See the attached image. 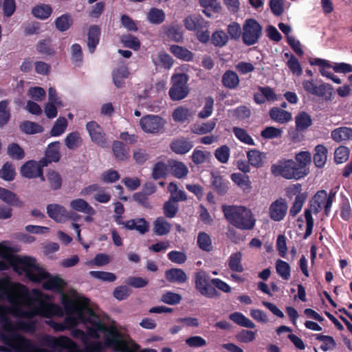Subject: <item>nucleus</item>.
Returning <instances> with one entry per match:
<instances>
[{"instance_id":"4468645a","label":"nucleus","mask_w":352,"mask_h":352,"mask_svg":"<svg viewBox=\"0 0 352 352\" xmlns=\"http://www.w3.org/2000/svg\"><path fill=\"white\" fill-rule=\"evenodd\" d=\"M304 89L312 95L323 97L328 100L331 98L333 87L329 84L323 83L317 85L311 80H304L302 82Z\"/></svg>"},{"instance_id":"13d9d810","label":"nucleus","mask_w":352,"mask_h":352,"mask_svg":"<svg viewBox=\"0 0 352 352\" xmlns=\"http://www.w3.org/2000/svg\"><path fill=\"white\" fill-rule=\"evenodd\" d=\"M230 155V151L228 146L223 145L217 148L214 151V156L217 160L222 163L226 164L228 162Z\"/></svg>"},{"instance_id":"9b49d317","label":"nucleus","mask_w":352,"mask_h":352,"mask_svg":"<svg viewBox=\"0 0 352 352\" xmlns=\"http://www.w3.org/2000/svg\"><path fill=\"white\" fill-rule=\"evenodd\" d=\"M47 212L50 218L58 223H64L67 220L76 221L80 215L68 211L63 206L52 204L47 206Z\"/></svg>"},{"instance_id":"aec40b11","label":"nucleus","mask_w":352,"mask_h":352,"mask_svg":"<svg viewBox=\"0 0 352 352\" xmlns=\"http://www.w3.org/2000/svg\"><path fill=\"white\" fill-rule=\"evenodd\" d=\"M171 150L179 155H184L189 152L193 147L192 143L185 138H179L170 143Z\"/></svg>"},{"instance_id":"7c9ffc66","label":"nucleus","mask_w":352,"mask_h":352,"mask_svg":"<svg viewBox=\"0 0 352 352\" xmlns=\"http://www.w3.org/2000/svg\"><path fill=\"white\" fill-rule=\"evenodd\" d=\"M230 177L232 182L244 191L249 192L251 190V182L248 175L236 173L232 174Z\"/></svg>"},{"instance_id":"412c9836","label":"nucleus","mask_w":352,"mask_h":352,"mask_svg":"<svg viewBox=\"0 0 352 352\" xmlns=\"http://www.w3.org/2000/svg\"><path fill=\"white\" fill-rule=\"evenodd\" d=\"M169 51L178 59L183 61L190 62L193 60L194 54L187 48L178 45H172Z\"/></svg>"},{"instance_id":"423d86ee","label":"nucleus","mask_w":352,"mask_h":352,"mask_svg":"<svg viewBox=\"0 0 352 352\" xmlns=\"http://www.w3.org/2000/svg\"><path fill=\"white\" fill-rule=\"evenodd\" d=\"M271 171L275 176H281L287 179H299L307 174V171L299 170L296 163L292 160L280 161L273 164Z\"/></svg>"},{"instance_id":"39448f33","label":"nucleus","mask_w":352,"mask_h":352,"mask_svg":"<svg viewBox=\"0 0 352 352\" xmlns=\"http://www.w3.org/2000/svg\"><path fill=\"white\" fill-rule=\"evenodd\" d=\"M335 200V193L331 192L327 195L325 190H319L314 197L310 206V209L305 211V217L306 219V231L305 239L311 235L314 227V219L311 212L318 213L322 209H324L326 214H328L333 202Z\"/></svg>"},{"instance_id":"0eeeda50","label":"nucleus","mask_w":352,"mask_h":352,"mask_svg":"<svg viewBox=\"0 0 352 352\" xmlns=\"http://www.w3.org/2000/svg\"><path fill=\"white\" fill-rule=\"evenodd\" d=\"M40 341L43 345L56 352H82L76 343L67 337L55 338L45 335L41 338Z\"/></svg>"},{"instance_id":"393cba45","label":"nucleus","mask_w":352,"mask_h":352,"mask_svg":"<svg viewBox=\"0 0 352 352\" xmlns=\"http://www.w3.org/2000/svg\"><path fill=\"white\" fill-rule=\"evenodd\" d=\"M331 136L337 142L349 140L352 139V129L346 126L338 127L331 132Z\"/></svg>"},{"instance_id":"b1692460","label":"nucleus","mask_w":352,"mask_h":352,"mask_svg":"<svg viewBox=\"0 0 352 352\" xmlns=\"http://www.w3.org/2000/svg\"><path fill=\"white\" fill-rule=\"evenodd\" d=\"M270 118L275 122L280 124H285L292 120L291 113L278 107H273L270 111Z\"/></svg>"},{"instance_id":"72a5a7b5","label":"nucleus","mask_w":352,"mask_h":352,"mask_svg":"<svg viewBox=\"0 0 352 352\" xmlns=\"http://www.w3.org/2000/svg\"><path fill=\"white\" fill-rule=\"evenodd\" d=\"M171 229V225L162 217L157 218L153 223V232L159 236L167 234Z\"/></svg>"},{"instance_id":"6ab92c4d","label":"nucleus","mask_w":352,"mask_h":352,"mask_svg":"<svg viewBox=\"0 0 352 352\" xmlns=\"http://www.w3.org/2000/svg\"><path fill=\"white\" fill-rule=\"evenodd\" d=\"M60 142H53L50 143L45 151V158L41 160L43 166H47V162H57L60 158Z\"/></svg>"},{"instance_id":"c03bdc74","label":"nucleus","mask_w":352,"mask_h":352,"mask_svg":"<svg viewBox=\"0 0 352 352\" xmlns=\"http://www.w3.org/2000/svg\"><path fill=\"white\" fill-rule=\"evenodd\" d=\"M82 139L80 135L77 131L69 133L65 138L66 146L71 150L77 148L81 145Z\"/></svg>"},{"instance_id":"7ed1b4c3","label":"nucleus","mask_w":352,"mask_h":352,"mask_svg":"<svg viewBox=\"0 0 352 352\" xmlns=\"http://www.w3.org/2000/svg\"><path fill=\"white\" fill-rule=\"evenodd\" d=\"M13 249L8 241L0 243V270H7L10 267L19 275H24L30 280L38 279L43 274L36 265V259L31 256H20L13 254Z\"/></svg>"},{"instance_id":"f03ea898","label":"nucleus","mask_w":352,"mask_h":352,"mask_svg":"<svg viewBox=\"0 0 352 352\" xmlns=\"http://www.w3.org/2000/svg\"><path fill=\"white\" fill-rule=\"evenodd\" d=\"M61 302L66 312L65 323H57L50 321L47 323L56 331H62L66 328L74 327L79 323L85 325L86 332L80 329H74L72 335L74 338L80 339L84 346L86 352H102L104 344L98 338L103 336L104 331H99L97 336L90 334L91 330H94V320L97 319L98 323L103 327H107L89 305V300L83 296L74 294L73 298L63 294Z\"/></svg>"},{"instance_id":"0e129e2a","label":"nucleus","mask_w":352,"mask_h":352,"mask_svg":"<svg viewBox=\"0 0 352 352\" xmlns=\"http://www.w3.org/2000/svg\"><path fill=\"white\" fill-rule=\"evenodd\" d=\"M15 176V170L12 164L7 162L0 170V177L6 181H12Z\"/></svg>"},{"instance_id":"f8f14e48","label":"nucleus","mask_w":352,"mask_h":352,"mask_svg":"<svg viewBox=\"0 0 352 352\" xmlns=\"http://www.w3.org/2000/svg\"><path fill=\"white\" fill-rule=\"evenodd\" d=\"M166 121L161 117L155 115H148L140 119L141 129L148 133H157L164 126Z\"/></svg>"},{"instance_id":"4c0bfd02","label":"nucleus","mask_w":352,"mask_h":352,"mask_svg":"<svg viewBox=\"0 0 352 352\" xmlns=\"http://www.w3.org/2000/svg\"><path fill=\"white\" fill-rule=\"evenodd\" d=\"M229 318L234 322L241 327L253 329L255 327L254 323L239 312H234L229 316Z\"/></svg>"},{"instance_id":"603ef678","label":"nucleus","mask_w":352,"mask_h":352,"mask_svg":"<svg viewBox=\"0 0 352 352\" xmlns=\"http://www.w3.org/2000/svg\"><path fill=\"white\" fill-rule=\"evenodd\" d=\"M113 151L118 160L122 161L128 157V149L119 141H115L113 144Z\"/></svg>"},{"instance_id":"a878e982","label":"nucleus","mask_w":352,"mask_h":352,"mask_svg":"<svg viewBox=\"0 0 352 352\" xmlns=\"http://www.w3.org/2000/svg\"><path fill=\"white\" fill-rule=\"evenodd\" d=\"M192 115V112L184 106L177 107L172 113L174 121L182 123L188 121Z\"/></svg>"},{"instance_id":"79ce46f5","label":"nucleus","mask_w":352,"mask_h":352,"mask_svg":"<svg viewBox=\"0 0 352 352\" xmlns=\"http://www.w3.org/2000/svg\"><path fill=\"white\" fill-rule=\"evenodd\" d=\"M242 254L236 252L230 255L228 258V266L234 272H242L244 269L241 264Z\"/></svg>"},{"instance_id":"a211bd4d","label":"nucleus","mask_w":352,"mask_h":352,"mask_svg":"<svg viewBox=\"0 0 352 352\" xmlns=\"http://www.w3.org/2000/svg\"><path fill=\"white\" fill-rule=\"evenodd\" d=\"M69 208L79 212L86 214L94 215L96 212L95 209L84 199L76 198L70 201L69 204Z\"/></svg>"},{"instance_id":"69168bd1","label":"nucleus","mask_w":352,"mask_h":352,"mask_svg":"<svg viewBox=\"0 0 352 352\" xmlns=\"http://www.w3.org/2000/svg\"><path fill=\"white\" fill-rule=\"evenodd\" d=\"M211 157L210 152L195 149L192 154V160L196 164H203Z\"/></svg>"},{"instance_id":"2f4dec72","label":"nucleus","mask_w":352,"mask_h":352,"mask_svg":"<svg viewBox=\"0 0 352 352\" xmlns=\"http://www.w3.org/2000/svg\"><path fill=\"white\" fill-rule=\"evenodd\" d=\"M166 278L170 282L178 283H184L187 279L185 272L182 270L177 268L166 271Z\"/></svg>"},{"instance_id":"f3484780","label":"nucleus","mask_w":352,"mask_h":352,"mask_svg":"<svg viewBox=\"0 0 352 352\" xmlns=\"http://www.w3.org/2000/svg\"><path fill=\"white\" fill-rule=\"evenodd\" d=\"M42 162L35 161H28L25 163L21 168V175L27 178H34L37 177H42L43 167Z\"/></svg>"},{"instance_id":"338daca9","label":"nucleus","mask_w":352,"mask_h":352,"mask_svg":"<svg viewBox=\"0 0 352 352\" xmlns=\"http://www.w3.org/2000/svg\"><path fill=\"white\" fill-rule=\"evenodd\" d=\"M168 173V166L163 162L157 163L153 169V177L155 179L164 177Z\"/></svg>"},{"instance_id":"052dcab7","label":"nucleus","mask_w":352,"mask_h":352,"mask_svg":"<svg viewBox=\"0 0 352 352\" xmlns=\"http://www.w3.org/2000/svg\"><path fill=\"white\" fill-rule=\"evenodd\" d=\"M233 133L236 138L241 142L248 145H254V140L248 135V133L243 129L234 127Z\"/></svg>"},{"instance_id":"c85d7f7f","label":"nucleus","mask_w":352,"mask_h":352,"mask_svg":"<svg viewBox=\"0 0 352 352\" xmlns=\"http://www.w3.org/2000/svg\"><path fill=\"white\" fill-rule=\"evenodd\" d=\"M247 158L250 165L259 168L263 165L265 158V154L256 149H252L247 152Z\"/></svg>"},{"instance_id":"2eb2a0df","label":"nucleus","mask_w":352,"mask_h":352,"mask_svg":"<svg viewBox=\"0 0 352 352\" xmlns=\"http://www.w3.org/2000/svg\"><path fill=\"white\" fill-rule=\"evenodd\" d=\"M287 209L286 201L283 199H278L270 204L268 214L273 221H280L285 218Z\"/></svg>"},{"instance_id":"3c124183","label":"nucleus","mask_w":352,"mask_h":352,"mask_svg":"<svg viewBox=\"0 0 352 352\" xmlns=\"http://www.w3.org/2000/svg\"><path fill=\"white\" fill-rule=\"evenodd\" d=\"M20 128L23 132L27 134L38 133L43 132V128L42 126H41L38 123L31 121L23 122L21 124Z\"/></svg>"},{"instance_id":"4d7b16f0","label":"nucleus","mask_w":352,"mask_h":352,"mask_svg":"<svg viewBox=\"0 0 352 352\" xmlns=\"http://www.w3.org/2000/svg\"><path fill=\"white\" fill-rule=\"evenodd\" d=\"M212 43L217 47L224 46L229 40V36L223 30H217L212 35Z\"/></svg>"},{"instance_id":"c9c22d12","label":"nucleus","mask_w":352,"mask_h":352,"mask_svg":"<svg viewBox=\"0 0 352 352\" xmlns=\"http://www.w3.org/2000/svg\"><path fill=\"white\" fill-rule=\"evenodd\" d=\"M222 83L226 87L234 89L239 84L237 74L233 71H227L222 76Z\"/></svg>"},{"instance_id":"5701e85b","label":"nucleus","mask_w":352,"mask_h":352,"mask_svg":"<svg viewBox=\"0 0 352 352\" xmlns=\"http://www.w3.org/2000/svg\"><path fill=\"white\" fill-rule=\"evenodd\" d=\"M129 76V72L126 66H120L113 71L112 76L113 83L118 88H121L124 85V80Z\"/></svg>"},{"instance_id":"58836bf2","label":"nucleus","mask_w":352,"mask_h":352,"mask_svg":"<svg viewBox=\"0 0 352 352\" xmlns=\"http://www.w3.org/2000/svg\"><path fill=\"white\" fill-rule=\"evenodd\" d=\"M327 150L323 145H318L315 148V154L314 155V162L317 167H322L327 161Z\"/></svg>"},{"instance_id":"37998d69","label":"nucleus","mask_w":352,"mask_h":352,"mask_svg":"<svg viewBox=\"0 0 352 352\" xmlns=\"http://www.w3.org/2000/svg\"><path fill=\"white\" fill-rule=\"evenodd\" d=\"M168 190L170 194V199L175 202L185 201L187 199V195L184 190H179L176 184L170 182L168 187Z\"/></svg>"},{"instance_id":"473e14b6","label":"nucleus","mask_w":352,"mask_h":352,"mask_svg":"<svg viewBox=\"0 0 352 352\" xmlns=\"http://www.w3.org/2000/svg\"><path fill=\"white\" fill-rule=\"evenodd\" d=\"M0 199L5 203L16 206H21V202L19 200L16 195L9 190L0 187Z\"/></svg>"},{"instance_id":"f704fd0d","label":"nucleus","mask_w":352,"mask_h":352,"mask_svg":"<svg viewBox=\"0 0 352 352\" xmlns=\"http://www.w3.org/2000/svg\"><path fill=\"white\" fill-rule=\"evenodd\" d=\"M296 127L298 131H303L310 126L312 120L310 115L305 111L300 112L295 118Z\"/></svg>"},{"instance_id":"8fccbe9b","label":"nucleus","mask_w":352,"mask_h":352,"mask_svg":"<svg viewBox=\"0 0 352 352\" xmlns=\"http://www.w3.org/2000/svg\"><path fill=\"white\" fill-rule=\"evenodd\" d=\"M315 338L317 340L322 342L320 349L323 351L332 350L336 346V342L333 337L331 336H324L322 334H316Z\"/></svg>"},{"instance_id":"dca6fc26","label":"nucleus","mask_w":352,"mask_h":352,"mask_svg":"<svg viewBox=\"0 0 352 352\" xmlns=\"http://www.w3.org/2000/svg\"><path fill=\"white\" fill-rule=\"evenodd\" d=\"M86 129L92 142L102 147L106 146L107 142L104 133L102 128L97 122L95 121L87 122Z\"/></svg>"},{"instance_id":"1a4fd4ad","label":"nucleus","mask_w":352,"mask_h":352,"mask_svg":"<svg viewBox=\"0 0 352 352\" xmlns=\"http://www.w3.org/2000/svg\"><path fill=\"white\" fill-rule=\"evenodd\" d=\"M173 85L169 90V96L173 100H180L188 94L186 83L188 76L183 73H175L171 78Z\"/></svg>"},{"instance_id":"6e6552de","label":"nucleus","mask_w":352,"mask_h":352,"mask_svg":"<svg viewBox=\"0 0 352 352\" xmlns=\"http://www.w3.org/2000/svg\"><path fill=\"white\" fill-rule=\"evenodd\" d=\"M262 26L253 19L245 20L242 26L241 38L246 45H252L258 43L262 35Z\"/></svg>"},{"instance_id":"9d476101","label":"nucleus","mask_w":352,"mask_h":352,"mask_svg":"<svg viewBox=\"0 0 352 352\" xmlns=\"http://www.w3.org/2000/svg\"><path fill=\"white\" fill-rule=\"evenodd\" d=\"M37 268L42 272V276H38V279L31 280L34 282L43 281V287L44 289L51 291L61 292L65 285V282L63 279L58 276H50L43 268L39 266L36 261Z\"/></svg>"},{"instance_id":"ea45409f","label":"nucleus","mask_w":352,"mask_h":352,"mask_svg":"<svg viewBox=\"0 0 352 352\" xmlns=\"http://www.w3.org/2000/svg\"><path fill=\"white\" fill-rule=\"evenodd\" d=\"M297 168L301 171H307L306 166L311 163V155L308 151H301L296 155Z\"/></svg>"},{"instance_id":"4be33fe9","label":"nucleus","mask_w":352,"mask_h":352,"mask_svg":"<svg viewBox=\"0 0 352 352\" xmlns=\"http://www.w3.org/2000/svg\"><path fill=\"white\" fill-rule=\"evenodd\" d=\"M124 227L129 230H136L143 234L148 231L149 225L144 219L140 218L125 221Z\"/></svg>"},{"instance_id":"e2e57ef3","label":"nucleus","mask_w":352,"mask_h":352,"mask_svg":"<svg viewBox=\"0 0 352 352\" xmlns=\"http://www.w3.org/2000/svg\"><path fill=\"white\" fill-rule=\"evenodd\" d=\"M89 275L94 278L106 282H113L116 279L114 274L108 272L90 271Z\"/></svg>"},{"instance_id":"a18cd8bd","label":"nucleus","mask_w":352,"mask_h":352,"mask_svg":"<svg viewBox=\"0 0 352 352\" xmlns=\"http://www.w3.org/2000/svg\"><path fill=\"white\" fill-rule=\"evenodd\" d=\"M100 30L97 26H91L89 30L87 45L91 53L94 52L99 42Z\"/></svg>"},{"instance_id":"09e8293b","label":"nucleus","mask_w":352,"mask_h":352,"mask_svg":"<svg viewBox=\"0 0 352 352\" xmlns=\"http://www.w3.org/2000/svg\"><path fill=\"white\" fill-rule=\"evenodd\" d=\"M283 131L279 128L274 126H266L261 132V135L263 139H278L283 135Z\"/></svg>"},{"instance_id":"de8ad7c7","label":"nucleus","mask_w":352,"mask_h":352,"mask_svg":"<svg viewBox=\"0 0 352 352\" xmlns=\"http://www.w3.org/2000/svg\"><path fill=\"white\" fill-rule=\"evenodd\" d=\"M276 270L277 274L284 280H288L291 276L289 265L280 259L276 261Z\"/></svg>"},{"instance_id":"e433bc0d","label":"nucleus","mask_w":352,"mask_h":352,"mask_svg":"<svg viewBox=\"0 0 352 352\" xmlns=\"http://www.w3.org/2000/svg\"><path fill=\"white\" fill-rule=\"evenodd\" d=\"M68 126L67 120L64 117H59L54 122L51 131L50 135L58 137L63 134Z\"/></svg>"},{"instance_id":"bb28decb","label":"nucleus","mask_w":352,"mask_h":352,"mask_svg":"<svg viewBox=\"0 0 352 352\" xmlns=\"http://www.w3.org/2000/svg\"><path fill=\"white\" fill-rule=\"evenodd\" d=\"M169 166L172 175L177 179L184 178L188 173V167L182 162H170Z\"/></svg>"},{"instance_id":"f257e3e1","label":"nucleus","mask_w":352,"mask_h":352,"mask_svg":"<svg viewBox=\"0 0 352 352\" xmlns=\"http://www.w3.org/2000/svg\"><path fill=\"white\" fill-rule=\"evenodd\" d=\"M47 298L40 290L30 292L25 286L12 282L8 276L0 278V352H49L18 333H34L35 322L21 320L13 322L10 318L63 316L62 307L47 302Z\"/></svg>"},{"instance_id":"ddd939ff","label":"nucleus","mask_w":352,"mask_h":352,"mask_svg":"<svg viewBox=\"0 0 352 352\" xmlns=\"http://www.w3.org/2000/svg\"><path fill=\"white\" fill-rule=\"evenodd\" d=\"M209 276L205 272L200 271L195 274V288L199 292L207 297L212 298L217 295L216 289L210 285Z\"/></svg>"},{"instance_id":"20e7f679","label":"nucleus","mask_w":352,"mask_h":352,"mask_svg":"<svg viewBox=\"0 0 352 352\" xmlns=\"http://www.w3.org/2000/svg\"><path fill=\"white\" fill-rule=\"evenodd\" d=\"M222 210L226 219L235 228L250 230L254 228L256 219L252 211L243 206H222Z\"/></svg>"},{"instance_id":"5fc2aeb1","label":"nucleus","mask_w":352,"mask_h":352,"mask_svg":"<svg viewBox=\"0 0 352 352\" xmlns=\"http://www.w3.org/2000/svg\"><path fill=\"white\" fill-rule=\"evenodd\" d=\"M197 245L204 251L210 252L212 250L210 236L206 232H200L197 236Z\"/></svg>"},{"instance_id":"c756f323","label":"nucleus","mask_w":352,"mask_h":352,"mask_svg":"<svg viewBox=\"0 0 352 352\" xmlns=\"http://www.w3.org/2000/svg\"><path fill=\"white\" fill-rule=\"evenodd\" d=\"M42 180H47L50 188L53 190L59 189L62 185V178L58 173L54 170H50L46 173L45 178L42 175Z\"/></svg>"},{"instance_id":"864d4df0","label":"nucleus","mask_w":352,"mask_h":352,"mask_svg":"<svg viewBox=\"0 0 352 352\" xmlns=\"http://www.w3.org/2000/svg\"><path fill=\"white\" fill-rule=\"evenodd\" d=\"M216 126V122L214 120H211L201 124L194 125L192 127V132L195 134H205L212 131Z\"/></svg>"},{"instance_id":"cd10ccee","label":"nucleus","mask_w":352,"mask_h":352,"mask_svg":"<svg viewBox=\"0 0 352 352\" xmlns=\"http://www.w3.org/2000/svg\"><path fill=\"white\" fill-rule=\"evenodd\" d=\"M152 60L156 66L160 65L166 69H170L173 65V59L172 57L163 52H158L157 54L153 56Z\"/></svg>"},{"instance_id":"6e6d98bb","label":"nucleus","mask_w":352,"mask_h":352,"mask_svg":"<svg viewBox=\"0 0 352 352\" xmlns=\"http://www.w3.org/2000/svg\"><path fill=\"white\" fill-rule=\"evenodd\" d=\"M147 19L151 23L159 24L164 21L165 14L162 10L152 8L147 14Z\"/></svg>"},{"instance_id":"680f3d73","label":"nucleus","mask_w":352,"mask_h":352,"mask_svg":"<svg viewBox=\"0 0 352 352\" xmlns=\"http://www.w3.org/2000/svg\"><path fill=\"white\" fill-rule=\"evenodd\" d=\"M214 100L211 97L206 98L203 109L199 111L198 116L200 118H208L213 111Z\"/></svg>"},{"instance_id":"a19ab883","label":"nucleus","mask_w":352,"mask_h":352,"mask_svg":"<svg viewBox=\"0 0 352 352\" xmlns=\"http://www.w3.org/2000/svg\"><path fill=\"white\" fill-rule=\"evenodd\" d=\"M52 9L50 5L47 4H40L34 6L32 8V14L40 19H46L52 14Z\"/></svg>"},{"instance_id":"bf43d9fd","label":"nucleus","mask_w":352,"mask_h":352,"mask_svg":"<svg viewBox=\"0 0 352 352\" xmlns=\"http://www.w3.org/2000/svg\"><path fill=\"white\" fill-rule=\"evenodd\" d=\"M121 42L124 47L131 48L133 50H138L140 47L139 40L130 34L124 35L121 37Z\"/></svg>"},{"instance_id":"49530a36","label":"nucleus","mask_w":352,"mask_h":352,"mask_svg":"<svg viewBox=\"0 0 352 352\" xmlns=\"http://www.w3.org/2000/svg\"><path fill=\"white\" fill-rule=\"evenodd\" d=\"M203 19L197 15H191L187 16L184 20L186 28L190 31H197L201 26Z\"/></svg>"},{"instance_id":"774afa93","label":"nucleus","mask_w":352,"mask_h":352,"mask_svg":"<svg viewBox=\"0 0 352 352\" xmlns=\"http://www.w3.org/2000/svg\"><path fill=\"white\" fill-rule=\"evenodd\" d=\"M287 65L294 75L300 76L302 73V67L294 56H290L289 59L287 61Z\"/></svg>"}]
</instances>
